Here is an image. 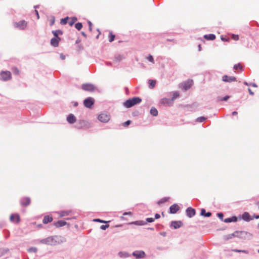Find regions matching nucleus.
<instances>
[{
    "label": "nucleus",
    "instance_id": "f257e3e1",
    "mask_svg": "<svg viewBox=\"0 0 259 259\" xmlns=\"http://www.w3.org/2000/svg\"><path fill=\"white\" fill-rule=\"evenodd\" d=\"M141 99L139 97H134L132 99H130L126 100L124 103V106L126 108H130L135 105L140 103L141 102Z\"/></svg>",
    "mask_w": 259,
    "mask_h": 259
},
{
    "label": "nucleus",
    "instance_id": "f03ea898",
    "mask_svg": "<svg viewBox=\"0 0 259 259\" xmlns=\"http://www.w3.org/2000/svg\"><path fill=\"white\" fill-rule=\"evenodd\" d=\"M11 78V73L9 71H3L0 73V79L3 81L9 80Z\"/></svg>",
    "mask_w": 259,
    "mask_h": 259
},
{
    "label": "nucleus",
    "instance_id": "7ed1b4c3",
    "mask_svg": "<svg viewBox=\"0 0 259 259\" xmlns=\"http://www.w3.org/2000/svg\"><path fill=\"white\" fill-rule=\"evenodd\" d=\"M57 31H52L53 34L54 35V37L52 38L51 40V44L53 47H56L58 46L59 42L61 40L59 36H57L56 33Z\"/></svg>",
    "mask_w": 259,
    "mask_h": 259
},
{
    "label": "nucleus",
    "instance_id": "20e7f679",
    "mask_svg": "<svg viewBox=\"0 0 259 259\" xmlns=\"http://www.w3.org/2000/svg\"><path fill=\"white\" fill-rule=\"evenodd\" d=\"M251 234L245 231H236V237L241 239H246L248 236H250Z\"/></svg>",
    "mask_w": 259,
    "mask_h": 259
},
{
    "label": "nucleus",
    "instance_id": "39448f33",
    "mask_svg": "<svg viewBox=\"0 0 259 259\" xmlns=\"http://www.w3.org/2000/svg\"><path fill=\"white\" fill-rule=\"evenodd\" d=\"M14 25L15 28L23 30L25 29L27 26V22L24 20H22L19 22L14 23Z\"/></svg>",
    "mask_w": 259,
    "mask_h": 259
},
{
    "label": "nucleus",
    "instance_id": "423d86ee",
    "mask_svg": "<svg viewBox=\"0 0 259 259\" xmlns=\"http://www.w3.org/2000/svg\"><path fill=\"white\" fill-rule=\"evenodd\" d=\"M110 119V115L106 113H101L98 116V119L102 122H107Z\"/></svg>",
    "mask_w": 259,
    "mask_h": 259
},
{
    "label": "nucleus",
    "instance_id": "0eeeda50",
    "mask_svg": "<svg viewBox=\"0 0 259 259\" xmlns=\"http://www.w3.org/2000/svg\"><path fill=\"white\" fill-rule=\"evenodd\" d=\"M192 84H193V80H188L181 83V88L182 89L186 91L191 88Z\"/></svg>",
    "mask_w": 259,
    "mask_h": 259
},
{
    "label": "nucleus",
    "instance_id": "6e6552de",
    "mask_svg": "<svg viewBox=\"0 0 259 259\" xmlns=\"http://www.w3.org/2000/svg\"><path fill=\"white\" fill-rule=\"evenodd\" d=\"M94 103V100L91 97L88 98L84 100L83 104L85 107L91 108Z\"/></svg>",
    "mask_w": 259,
    "mask_h": 259
},
{
    "label": "nucleus",
    "instance_id": "1a4fd4ad",
    "mask_svg": "<svg viewBox=\"0 0 259 259\" xmlns=\"http://www.w3.org/2000/svg\"><path fill=\"white\" fill-rule=\"evenodd\" d=\"M81 88L84 91L88 92H93L95 89L94 85L90 83L83 84Z\"/></svg>",
    "mask_w": 259,
    "mask_h": 259
},
{
    "label": "nucleus",
    "instance_id": "9d476101",
    "mask_svg": "<svg viewBox=\"0 0 259 259\" xmlns=\"http://www.w3.org/2000/svg\"><path fill=\"white\" fill-rule=\"evenodd\" d=\"M222 80L223 81H225V82H233V81H236L237 80H236V78L234 76H228L227 75H224L223 77H222Z\"/></svg>",
    "mask_w": 259,
    "mask_h": 259
},
{
    "label": "nucleus",
    "instance_id": "9b49d317",
    "mask_svg": "<svg viewBox=\"0 0 259 259\" xmlns=\"http://www.w3.org/2000/svg\"><path fill=\"white\" fill-rule=\"evenodd\" d=\"M133 255L137 258H143L145 256V253L143 251H135L133 252Z\"/></svg>",
    "mask_w": 259,
    "mask_h": 259
},
{
    "label": "nucleus",
    "instance_id": "f8f14e48",
    "mask_svg": "<svg viewBox=\"0 0 259 259\" xmlns=\"http://www.w3.org/2000/svg\"><path fill=\"white\" fill-rule=\"evenodd\" d=\"M180 209V207L178 204H175L170 206L169 207V212L171 213H176Z\"/></svg>",
    "mask_w": 259,
    "mask_h": 259
},
{
    "label": "nucleus",
    "instance_id": "ddd939ff",
    "mask_svg": "<svg viewBox=\"0 0 259 259\" xmlns=\"http://www.w3.org/2000/svg\"><path fill=\"white\" fill-rule=\"evenodd\" d=\"M72 213L71 210H63L58 212L59 217L62 218L65 216L69 215Z\"/></svg>",
    "mask_w": 259,
    "mask_h": 259
},
{
    "label": "nucleus",
    "instance_id": "4468645a",
    "mask_svg": "<svg viewBox=\"0 0 259 259\" xmlns=\"http://www.w3.org/2000/svg\"><path fill=\"white\" fill-rule=\"evenodd\" d=\"M66 224L67 222L62 220H60L57 222H54L53 224L54 226H55L56 228H59L64 226Z\"/></svg>",
    "mask_w": 259,
    "mask_h": 259
},
{
    "label": "nucleus",
    "instance_id": "2eb2a0df",
    "mask_svg": "<svg viewBox=\"0 0 259 259\" xmlns=\"http://www.w3.org/2000/svg\"><path fill=\"white\" fill-rule=\"evenodd\" d=\"M30 203V199L29 197L23 198L21 201V204L23 206H27Z\"/></svg>",
    "mask_w": 259,
    "mask_h": 259
},
{
    "label": "nucleus",
    "instance_id": "dca6fc26",
    "mask_svg": "<svg viewBox=\"0 0 259 259\" xmlns=\"http://www.w3.org/2000/svg\"><path fill=\"white\" fill-rule=\"evenodd\" d=\"M186 212L189 218H191L195 214V210L192 207H188L186 210Z\"/></svg>",
    "mask_w": 259,
    "mask_h": 259
},
{
    "label": "nucleus",
    "instance_id": "f3484780",
    "mask_svg": "<svg viewBox=\"0 0 259 259\" xmlns=\"http://www.w3.org/2000/svg\"><path fill=\"white\" fill-rule=\"evenodd\" d=\"M10 220L14 223H18L20 221V217L18 214H12L10 216Z\"/></svg>",
    "mask_w": 259,
    "mask_h": 259
},
{
    "label": "nucleus",
    "instance_id": "a211bd4d",
    "mask_svg": "<svg viewBox=\"0 0 259 259\" xmlns=\"http://www.w3.org/2000/svg\"><path fill=\"white\" fill-rule=\"evenodd\" d=\"M182 225L181 221H173L171 223V226L175 229L179 228Z\"/></svg>",
    "mask_w": 259,
    "mask_h": 259
},
{
    "label": "nucleus",
    "instance_id": "6ab92c4d",
    "mask_svg": "<svg viewBox=\"0 0 259 259\" xmlns=\"http://www.w3.org/2000/svg\"><path fill=\"white\" fill-rule=\"evenodd\" d=\"M53 220V217L50 215H46L44 217L42 222L44 224H46L48 223L52 222Z\"/></svg>",
    "mask_w": 259,
    "mask_h": 259
},
{
    "label": "nucleus",
    "instance_id": "aec40b11",
    "mask_svg": "<svg viewBox=\"0 0 259 259\" xmlns=\"http://www.w3.org/2000/svg\"><path fill=\"white\" fill-rule=\"evenodd\" d=\"M67 120L70 123H73L76 121V117L73 114H70L68 116Z\"/></svg>",
    "mask_w": 259,
    "mask_h": 259
},
{
    "label": "nucleus",
    "instance_id": "412c9836",
    "mask_svg": "<svg viewBox=\"0 0 259 259\" xmlns=\"http://www.w3.org/2000/svg\"><path fill=\"white\" fill-rule=\"evenodd\" d=\"M242 218L243 220H244L245 221H249L252 219L250 218V215L249 214V213L245 212L242 214Z\"/></svg>",
    "mask_w": 259,
    "mask_h": 259
},
{
    "label": "nucleus",
    "instance_id": "4be33fe9",
    "mask_svg": "<svg viewBox=\"0 0 259 259\" xmlns=\"http://www.w3.org/2000/svg\"><path fill=\"white\" fill-rule=\"evenodd\" d=\"M204 37L207 40H214L215 38V36L213 34H209L205 35Z\"/></svg>",
    "mask_w": 259,
    "mask_h": 259
},
{
    "label": "nucleus",
    "instance_id": "5701e85b",
    "mask_svg": "<svg viewBox=\"0 0 259 259\" xmlns=\"http://www.w3.org/2000/svg\"><path fill=\"white\" fill-rule=\"evenodd\" d=\"M236 221H237V218L235 217H233L232 218H227L224 220V222L225 223H230L232 222H236Z\"/></svg>",
    "mask_w": 259,
    "mask_h": 259
},
{
    "label": "nucleus",
    "instance_id": "b1692460",
    "mask_svg": "<svg viewBox=\"0 0 259 259\" xmlns=\"http://www.w3.org/2000/svg\"><path fill=\"white\" fill-rule=\"evenodd\" d=\"M200 214L202 215H204L207 217H209L211 215V213L210 212H205V210L204 209H201Z\"/></svg>",
    "mask_w": 259,
    "mask_h": 259
},
{
    "label": "nucleus",
    "instance_id": "393cba45",
    "mask_svg": "<svg viewBox=\"0 0 259 259\" xmlns=\"http://www.w3.org/2000/svg\"><path fill=\"white\" fill-rule=\"evenodd\" d=\"M148 82H149L150 88L153 89L154 87H155L156 83V80L150 79V80H149Z\"/></svg>",
    "mask_w": 259,
    "mask_h": 259
},
{
    "label": "nucleus",
    "instance_id": "a878e982",
    "mask_svg": "<svg viewBox=\"0 0 259 259\" xmlns=\"http://www.w3.org/2000/svg\"><path fill=\"white\" fill-rule=\"evenodd\" d=\"M115 37V35L112 32H110L108 35L109 41L110 42H112L114 40Z\"/></svg>",
    "mask_w": 259,
    "mask_h": 259
},
{
    "label": "nucleus",
    "instance_id": "bb28decb",
    "mask_svg": "<svg viewBox=\"0 0 259 259\" xmlns=\"http://www.w3.org/2000/svg\"><path fill=\"white\" fill-rule=\"evenodd\" d=\"M150 113L153 116H157L158 114V111L155 108L152 107L150 110Z\"/></svg>",
    "mask_w": 259,
    "mask_h": 259
},
{
    "label": "nucleus",
    "instance_id": "cd10ccee",
    "mask_svg": "<svg viewBox=\"0 0 259 259\" xmlns=\"http://www.w3.org/2000/svg\"><path fill=\"white\" fill-rule=\"evenodd\" d=\"M233 237H236V231H235L234 233L227 236L226 237V239L228 240L230 239H232Z\"/></svg>",
    "mask_w": 259,
    "mask_h": 259
},
{
    "label": "nucleus",
    "instance_id": "c85d7f7f",
    "mask_svg": "<svg viewBox=\"0 0 259 259\" xmlns=\"http://www.w3.org/2000/svg\"><path fill=\"white\" fill-rule=\"evenodd\" d=\"M68 20V17H66L63 19H62L60 21V23L63 25H65L67 23Z\"/></svg>",
    "mask_w": 259,
    "mask_h": 259
},
{
    "label": "nucleus",
    "instance_id": "c756f323",
    "mask_svg": "<svg viewBox=\"0 0 259 259\" xmlns=\"http://www.w3.org/2000/svg\"><path fill=\"white\" fill-rule=\"evenodd\" d=\"M75 28H76L77 30H80V29L82 28V23H79V22H78V23H76V24H75Z\"/></svg>",
    "mask_w": 259,
    "mask_h": 259
},
{
    "label": "nucleus",
    "instance_id": "7c9ffc66",
    "mask_svg": "<svg viewBox=\"0 0 259 259\" xmlns=\"http://www.w3.org/2000/svg\"><path fill=\"white\" fill-rule=\"evenodd\" d=\"M179 96V93L177 92H175L174 93L172 97L171 98V100L174 101L177 98H178Z\"/></svg>",
    "mask_w": 259,
    "mask_h": 259
},
{
    "label": "nucleus",
    "instance_id": "2f4dec72",
    "mask_svg": "<svg viewBox=\"0 0 259 259\" xmlns=\"http://www.w3.org/2000/svg\"><path fill=\"white\" fill-rule=\"evenodd\" d=\"M169 102H170L169 100L166 98L162 99L161 101V104H163L164 105L166 104H169Z\"/></svg>",
    "mask_w": 259,
    "mask_h": 259
},
{
    "label": "nucleus",
    "instance_id": "473e14b6",
    "mask_svg": "<svg viewBox=\"0 0 259 259\" xmlns=\"http://www.w3.org/2000/svg\"><path fill=\"white\" fill-rule=\"evenodd\" d=\"M168 198H163L161 199L160 200L158 201L157 202V204H160L161 203H164L166 201H167L168 200Z\"/></svg>",
    "mask_w": 259,
    "mask_h": 259
},
{
    "label": "nucleus",
    "instance_id": "72a5a7b5",
    "mask_svg": "<svg viewBox=\"0 0 259 259\" xmlns=\"http://www.w3.org/2000/svg\"><path fill=\"white\" fill-rule=\"evenodd\" d=\"M12 71L14 74L19 75V70L17 67H14L12 69Z\"/></svg>",
    "mask_w": 259,
    "mask_h": 259
},
{
    "label": "nucleus",
    "instance_id": "f704fd0d",
    "mask_svg": "<svg viewBox=\"0 0 259 259\" xmlns=\"http://www.w3.org/2000/svg\"><path fill=\"white\" fill-rule=\"evenodd\" d=\"M77 19L76 18H73L68 23L70 26H72L73 24L76 21Z\"/></svg>",
    "mask_w": 259,
    "mask_h": 259
},
{
    "label": "nucleus",
    "instance_id": "c9c22d12",
    "mask_svg": "<svg viewBox=\"0 0 259 259\" xmlns=\"http://www.w3.org/2000/svg\"><path fill=\"white\" fill-rule=\"evenodd\" d=\"M147 60L149 61L150 62L154 63V59L152 55H149L148 57L147 58Z\"/></svg>",
    "mask_w": 259,
    "mask_h": 259
},
{
    "label": "nucleus",
    "instance_id": "e433bc0d",
    "mask_svg": "<svg viewBox=\"0 0 259 259\" xmlns=\"http://www.w3.org/2000/svg\"><path fill=\"white\" fill-rule=\"evenodd\" d=\"M234 69L235 70H237V69L239 68L240 69H242V66L240 64H235L234 66Z\"/></svg>",
    "mask_w": 259,
    "mask_h": 259
},
{
    "label": "nucleus",
    "instance_id": "4c0bfd02",
    "mask_svg": "<svg viewBox=\"0 0 259 259\" xmlns=\"http://www.w3.org/2000/svg\"><path fill=\"white\" fill-rule=\"evenodd\" d=\"M94 221L97 222L103 223H107L109 222V221L107 222V221H103L99 219H95Z\"/></svg>",
    "mask_w": 259,
    "mask_h": 259
},
{
    "label": "nucleus",
    "instance_id": "58836bf2",
    "mask_svg": "<svg viewBox=\"0 0 259 259\" xmlns=\"http://www.w3.org/2000/svg\"><path fill=\"white\" fill-rule=\"evenodd\" d=\"M109 227V225H102V226H101L100 228L102 230H105L107 228H108Z\"/></svg>",
    "mask_w": 259,
    "mask_h": 259
},
{
    "label": "nucleus",
    "instance_id": "ea45409f",
    "mask_svg": "<svg viewBox=\"0 0 259 259\" xmlns=\"http://www.w3.org/2000/svg\"><path fill=\"white\" fill-rule=\"evenodd\" d=\"M232 38L235 40H237L239 39V36L238 35L233 34Z\"/></svg>",
    "mask_w": 259,
    "mask_h": 259
},
{
    "label": "nucleus",
    "instance_id": "a19ab883",
    "mask_svg": "<svg viewBox=\"0 0 259 259\" xmlns=\"http://www.w3.org/2000/svg\"><path fill=\"white\" fill-rule=\"evenodd\" d=\"M88 24H89V29L90 31H92V23L91 21H88Z\"/></svg>",
    "mask_w": 259,
    "mask_h": 259
},
{
    "label": "nucleus",
    "instance_id": "79ce46f5",
    "mask_svg": "<svg viewBox=\"0 0 259 259\" xmlns=\"http://www.w3.org/2000/svg\"><path fill=\"white\" fill-rule=\"evenodd\" d=\"M131 121L128 120L126 121V122H124L123 123V125L124 126H127L131 123Z\"/></svg>",
    "mask_w": 259,
    "mask_h": 259
},
{
    "label": "nucleus",
    "instance_id": "37998d69",
    "mask_svg": "<svg viewBox=\"0 0 259 259\" xmlns=\"http://www.w3.org/2000/svg\"><path fill=\"white\" fill-rule=\"evenodd\" d=\"M205 120V117H200L198 118V119H197V120H198L199 122H203V121H204Z\"/></svg>",
    "mask_w": 259,
    "mask_h": 259
},
{
    "label": "nucleus",
    "instance_id": "c03bdc74",
    "mask_svg": "<svg viewBox=\"0 0 259 259\" xmlns=\"http://www.w3.org/2000/svg\"><path fill=\"white\" fill-rule=\"evenodd\" d=\"M132 224H136V225H142L143 224V223H142L141 221L134 222H133Z\"/></svg>",
    "mask_w": 259,
    "mask_h": 259
},
{
    "label": "nucleus",
    "instance_id": "a18cd8bd",
    "mask_svg": "<svg viewBox=\"0 0 259 259\" xmlns=\"http://www.w3.org/2000/svg\"><path fill=\"white\" fill-rule=\"evenodd\" d=\"M154 219L152 218H148L146 219V221L149 223H152L154 221Z\"/></svg>",
    "mask_w": 259,
    "mask_h": 259
},
{
    "label": "nucleus",
    "instance_id": "49530a36",
    "mask_svg": "<svg viewBox=\"0 0 259 259\" xmlns=\"http://www.w3.org/2000/svg\"><path fill=\"white\" fill-rule=\"evenodd\" d=\"M122 59V57H121V56H118L117 57H115V60L116 61H119Z\"/></svg>",
    "mask_w": 259,
    "mask_h": 259
},
{
    "label": "nucleus",
    "instance_id": "de8ad7c7",
    "mask_svg": "<svg viewBox=\"0 0 259 259\" xmlns=\"http://www.w3.org/2000/svg\"><path fill=\"white\" fill-rule=\"evenodd\" d=\"M229 97H230L229 96H226L223 98L220 99V101H227L229 98Z\"/></svg>",
    "mask_w": 259,
    "mask_h": 259
},
{
    "label": "nucleus",
    "instance_id": "09e8293b",
    "mask_svg": "<svg viewBox=\"0 0 259 259\" xmlns=\"http://www.w3.org/2000/svg\"><path fill=\"white\" fill-rule=\"evenodd\" d=\"M218 216L219 217L220 219H221V220H223V214L222 213H219L218 214Z\"/></svg>",
    "mask_w": 259,
    "mask_h": 259
},
{
    "label": "nucleus",
    "instance_id": "8fccbe9b",
    "mask_svg": "<svg viewBox=\"0 0 259 259\" xmlns=\"http://www.w3.org/2000/svg\"><path fill=\"white\" fill-rule=\"evenodd\" d=\"M234 251L236 252H246V251L245 250H238V249H235V250H234Z\"/></svg>",
    "mask_w": 259,
    "mask_h": 259
},
{
    "label": "nucleus",
    "instance_id": "3c124183",
    "mask_svg": "<svg viewBox=\"0 0 259 259\" xmlns=\"http://www.w3.org/2000/svg\"><path fill=\"white\" fill-rule=\"evenodd\" d=\"M55 31H57L56 32V33L57 34V36H58L59 34H62V32L60 30H56Z\"/></svg>",
    "mask_w": 259,
    "mask_h": 259
},
{
    "label": "nucleus",
    "instance_id": "603ef678",
    "mask_svg": "<svg viewBox=\"0 0 259 259\" xmlns=\"http://www.w3.org/2000/svg\"><path fill=\"white\" fill-rule=\"evenodd\" d=\"M48 242H49V239L42 240L41 241V242L43 243H48Z\"/></svg>",
    "mask_w": 259,
    "mask_h": 259
},
{
    "label": "nucleus",
    "instance_id": "864d4df0",
    "mask_svg": "<svg viewBox=\"0 0 259 259\" xmlns=\"http://www.w3.org/2000/svg\"><path fill=\"white\" fill-rule=\"evenodd\" d=\"M248 92H249L250 95H254L253 92L249 88L248 89Z\"/></svg>",
    "mask_w": 259,
    "mask_h": 259
},
{
    "label": "nucleus",
    "instance_id": "5fc2aeb1",
    "mask_svg": "<svg viewBox=\"0 0 259 259\" xmlns=\"http://www.w3.org/2000/svg\"><path fill=\"white\" fill-rule=\"evenodd\" d=\"M160 215L158 213H156L155 215V218L156 219H158L159 218H160Z\"/></svg>",
    "mask_w": 259,
    "mask_h": 259
},
{
    "label": "nucleus",
    "instance_id": "6e6d98bb",
    "mask_svg": "<svg viewBox=\"0 0 259 259\" xmlns=\"http://www.w3.org/2000/svg\"><path fill=\"white\" fill-rule=\"evenodd\" d=\"M35 13L36 14V15L37 16V18L38 19L39 18L38 12L37 10H35Z\"/></svg>",
    "mask_w": 259,
    "mask_h": 259
},
{
    "label": "nucleus",
    "instance_id": "4d7b16f0",
    "mask_svg": "<svg viewBox=\"0 0 259 259\" xmlns=\"http://www.w3.org/2000/svg\"><path fill=\"white\" fill-rule=\"evenodd\" d=\"M249 85H251L252 87H255V88H256L257 87V85L255 83H250Z\"/></svg>",
    "mask_w": 259,
    "mask_h": 259
},
{
    "label": "nucleus",
    "instance_id": "13d9d810",
    "mask_svg": "<svg viewBox=\"0 0 259 259\" xmlns=\"http://www.w3.org/2000/svg\"><path fill=\"white\" fill-rule=\"evenodd\" d=\"M232 115H237L238 113L236 111H234L232 112Z\"/></svg>",
    "mask_w": 259,
    "mask_h": 259
},
{
    "label": "nucleus",
    "instance_id": "bf43d9fd",
    "mask_svg": "<svg viewBox=\"0 0 259 259\" xmlns=\"http://www.w3.org/2000/svg\"><path fill=\"white\" fill-rule=\"evenodd\" d=\"M55 22V19L53 18V20L51 21V25H52L54 24Z\"/></svg>",
    "mask_w": 259,
    "mask_h": 259
},
{
    "label": "nucleus",
    "instance_id": "052dcab7",
    "mask_svg": "<svg viewBox=\"0 0 259 259\" xmlns=\"http://www.w3.org/2000/svg\"><path fill=\"white\" fill-rule=\"evenodd\" d=\"M132 213L131 212H124L123 213V215H128V214H131Z\"/></svg>",
    "mask_w": 259,
    "mask_h": 259
},
{
    "label": "nucleus",
    "instance_id": "680f3d73",
    "mask_svg": "<svg viewBox=\"0 0 259 259\" xmlns=\"http://www.w3.org/2000/svg\"><path fill=\"white\" fill-rule=\"evenodd\" d=\"M81 33H82V34L84 36H85V37H86V36H87V35H86V34L84 33V32H81Z\"/></svg>",
    "mask_w": 259,
    "mask_h": 259
},
{
    "label": "nucleus",
    "instance_id": "e2e57ef3",
    "mask_svg": "<svg viewBox=\"0 0 259 259\" xmlns=\"http://www.w3.org/2000/svg\"><path fill=\"white\" fill-rule=\"evenodd\" d=\"M244 84H245V85H249V83H248L247 82H244Z\"/></svg>",
    "mask_w": 259,
    "mask_h": 259
},
{
    "label": "nucleus",
    "instance_id": "0e129e2a",
    "mask_svg": "<svg viewBox=\"0 0 259 259\" xmlns=\"http://www.w3.org/2000/svg\"><path fill=\"white\" fill-rule=\"evenodd\" d=\"M254 218L255 219H258L259 218V215H256V216H254Z\"/></svg>",
    "mask_w": 259,
    "mask_h": 259
},
{
    "label": "nucleus",
    "instance_id": "69168bd1",
    "mask_svg": "<svg viewBox=\"0 0 259 259\" xmlns=\"http://www.w3.org/2000/svg\"><path fill=\"white\" fill-rule=\"evenodd\" d=\"M222 39L224 41H226L227 39H225V38H223V37H222Z\"/></svg>",
    "mask_w": 259,
    "mask_h": 259
},
{
    "label": "nucleus",
    "instance_id": "338daca9",
    "mask_svg": "<svg viewBox=\"0 0 259 259\" xmlns=\"http://www.w3.org/2000/svg\"><path fill=\"white\" fill-rule=\"evenodd\" d=\"M258 253H259V249H258Z\"/></svg>",
    "mask_w": 259,
    "mask_h": 259
}]
</instances>
